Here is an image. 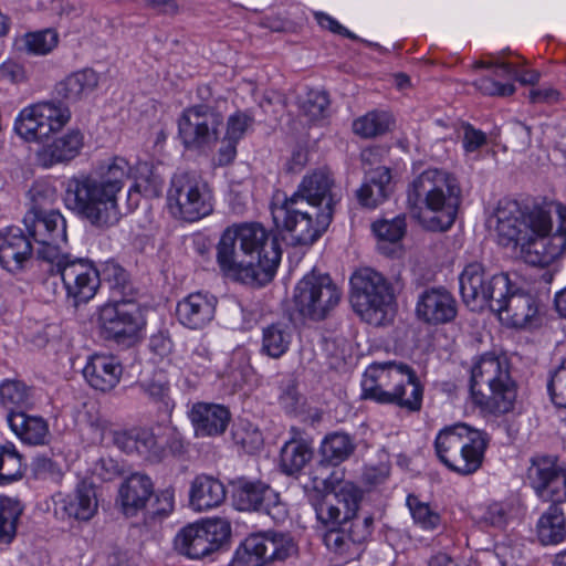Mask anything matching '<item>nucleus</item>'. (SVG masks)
Instances as JSON below:
<instances>
[{"instance_id":"1","label":"nucleus","mask_w":566,"mask_h":566,"mask_svg":"<svg viewBox=\"0 0 566 566\" xmlns=\"http://www.w3.org/2000/svg\"><path fill=\"white\" fill-rule=\"evenodd\" d=\"M558 228L553 230L551 212L543 207L523 210L515 200H501L495 210L497 242L518 249L521 258L534 266H547L566 251V206L556 205Z\"/></svg>"},{"instance_id":"2","label":"nucleus","mask_w":566,"mask_h":566,"mask_svg":"<svg viewBox=\"0 0 566 566\" xmlns=\"http://www.w3.org/2000/svg\"><path fill=\"white\" fill-rule=\"evenodd\" d=\"M333 187L334 180L326 170L304 176L291 197L272 202L271 216L276 230L286 233L293 245L313 244L327 230L334 206L339 201Z\"/></svg>"},{"instance_id":"3","label":"nucleus","mask_w":566,"mask_h":566,"mask_svg":"<svg viewBox=\"0 0 566 566\" xmlns=\"http://www.w3.org/2000/svg\"><path fill=\"white\" fill-rule=\"evenodd\" d=\"M281 256L276 234L256 222L227 228L217 245V262L222 272L260 286L274 277Z\"/></svg>"},{"instance_id":"4","label":"nucleus","mask_w":566,"mask_h":566,"mask_svg":"<svg viewBox=\"0 0 566 566\" xmlns=\"http://www.w3.org/2000/svg\"><path fill=\"white\" fill-rule=\"evenodd\" d=\"M129 177V164L114 157L92 175L67 180L64 201L67 208L95 227H108L118 220L117 193Z\"/></svg>"},{"instance_id":"5","label":"nucleus","mask_w":566,"mask_h":566,"mask_svg":"<svg viewBox=\"0 0 566 566\" xmlns=\"http://www.w3.org/2000/svg\"><path fill=\"white\" fill-rule=\"evenodd\" d=\"M461 201L457 178L442 169H427L416 177L407 191L411 214L433 231H446L455 221Z\"/></svg>"},{"instance_id":"6","label":"nucleus","mask_w":566,"mask_h":566,"mask_svg":"<svg viewBox=\"0 0 566 566\" xmlns=\"http://www.w3.org/2000/svg\"><path fill=\"white\" fill-rule=\"evenodd\" d=\"M531 486L539 499L551 502L541 514L536 534L543 545H556L566 538V469L552 457L534 458L527 470Z\"/></svg>"},{"instance_id":"7","label":"nucleus","mask_w":566,"mask_h":566,"mask_svg":"<svg viewBox=\"0 0 566 566\" xmlns=\"http://www.w3.org/2000/svg\"><path fill=\"white\" fill-rule=\"evenodd\" d=\"M361 397L381 405H394L409 412L422 407L423 387L416 371L403 363H373L361 379Z\"/></svg>"},{"instance_id":"8","label":"nucleus","mask_w":566,"mask_h":566,"mask_svg":"<svg viewBox=\"0 0 566 566\" xmlns=\"http://www.w3.org/2000/svg\"><path fill=\"white\" fill-rule=\"evenodd\" d=\"M470 392L472 401L483 412H510L516 399V386L505 358L484 354L471 367Z\"/></svg>"},{"instance_id":"9","label":"nucleus","mask_w":566,"mask_h":566,"mask_svg":"<svg viewBox=\"0 0 566 566\" xmlns=\"http://www.w3.org/2000/svg\"><path fill=\"white\" fill-rule=\"evenodd\" d=\"M489 441L486 432L459 422L438 432L434 451L450 471L468 476L482 467Z\"/></svg>"},{"instance_id":"10","label":"nucleus","mask_w":566,"mask_h":566,"mask_svg":"<svg viewBox=\"0 0 566 566\" xmlns=\"http://www.w3.org/2000/svg\"><path fill=\"white\" fill-rule=\"evenodd\" d=\"M167 209L178 220L196 222L213 211L212 188L195 171L174 174L167 190Z\"/></svg>"},{"instance_id":"11","label":"nucleus","mask_w":566,"mask_h":566,"mask_svg":"<svg viewBox=\"0 0 566 566\" xmlns=\"http://www.w3.org/2000/svg\"><path fill=\"white\" fill-rule=\"evenodd\" d=\"M350 301L355 312L371 325H384L394 311L391 285L378 272L363 269L350 277Z\"/></svg>"},{"instance_id":"12","label":"nucleus","mask_w":566,"mask_h":566,"mask_svg":"<svg viewBox=\"0 0 566 566\" xmlns=\"http://www.w3.org/2000/svg\"><path fill=\"white\" fill-rule=\"evenodd\" d=\"M226 99L198 103L185 108L178 118V135L190 150H210L219 139L224 120Z\"/></svg>"},{"instance_id":"13","label":"nucleus","mask_w":566,"mask_h":566,"mask_svg":"<svg viewBox=\"0 0 566 566\" xmlns=\"http://www.w3.org/2000/svg\"><path fill=\"white\" fill-rule=\"evenodd\" d=\"M340 300L342 291L332 277L312 271L296 284L293 308L303 319L319 322L337 307Z\"/></svg>"},{"instance_id":"14","label":"nucleus","mask_w":566,"mask_h":566,"mask_svg":"<svg viewBox=\"0 0 566 566\" xmlns=\"http://www.w3.org/2000/svg\"><path fill=\"white\" fill-rule=\"evenodd\" d=\"M70 107L62 101H42L23 107L13 123V132L27 143L48 139L71 120Z\"/></svg>"},{"instance_id":"15","label":"nucleus","mask_w":566,"mask_h":566,"mask_svg":"<svg viewBox=\"0 0 566 566\" xmlns=\"http://www.w3.org/2000/svg\"><path fill=\"white\" fill-rule=\"evenodd\" d=\"M296 553V544L287 533L266 531L250 534L237 548L230 566H264L284 562Z\"/></svg>"},{"instance_id":"16","label":"nucleus","mask_w":566,"mask_h":566,"mask_svg":"<svg viewBox=\"0 0 566 566\" xmlns=\"http://www.w3.org/2000/svg\"><path fill=\"white\" fill-rule=\"evenodd\" d=\"M51 272L61 275L66 296L74 306L91 301L102 283L99 270L91 260L84 258L63 254L51 263Z\"/></svg>"},{"instance_id":"17","label":"nucleus","mask_w":566,"mask_h":566,"mask_svg":"<svg viewBox=\"0 0 566 566\" xmlns=\"http://www.w3.org/2000/svg\"><path fill=\"white\" fill-rule=\"evenodd\" d=\"M460 294L472 311L491 310V303L509 291V275L499 273L488 279L479 261L468 263L459 275Z\"/></svg>"},{"instance_id":"18","label":"nucleus","mask_w":566,"mask_h":566,"mask_svg":"<svg viewBox=\"0 0 566 566\" xmlns=\"http://www.w3.org/2000/svg\"><path fill=\"white\" fill-rule=\"evenodd\" d=\"M230 536V523L223 518H213L182 527L177 533L174 545L181 555L199 559L218 551Z\"/></svg>"},{"instance_id":"19","label":"nucleus","mask_w":566,"mask_h":566,"mask_svg":"<svg viewBox=\"0 0 566 566\" xmlns=\"http://www.w3.org/2000/svg\"><path fill=\"white\" fill-rule=\"evenodd\" d=\"M233 505L239 511L269 515L275 523H283L289 512L280 494L260 480L240 478L232 483Z\"/></svg>"},{"instance_id":"20","label":"nucleus","mask_w":566,"mask_h":566,"mask_svg":"<svg viewBox=\"0 0 566 566\" xmlns=\"http://www.w3.org/2000/svg\"><path fill=\"white\" fill-rule=\"evenodd\" d=\"M99 321L106 339L127 347L137 342L144 325L138 304L124 298L106 304L101 311Z\"/></svg>"},{"instance_id":"21","label":"nucleus","mask_w":566,"mask_h":566,"mask_svg":"<svg viewBox=\"0 0 566 566\" xmlns=\"http://www.w3.org/2000/svg\"><path fill=\"white\" fill-rule=\"evenodd\" d=\"M23 223L34 242L40 260L54 263L62 256L61 247L66 243V220L63 214L56 211H49L39 214H24Z\"/></svg>"},{"instance_id":"22","label":"nucleus","mask_w":566,"mask_h":566,"mask_svg":"<svg viewBox=\"0 0 566 566\" xmlns=\"http://www.w3.org/2000/svg\"><path fill=\"white\" fill-rule=\"evenodd\" d=\"M416 316L428 325H442L452 322L458 314V302L443 286L427 287L417 297Z\"/></svg>"},{"instance_id":"23","label":"nucleus","mask_w":566,"mask_h":566,"mask_svg":"<svg viewBox=\"0 0 566 566\" xmlns=\"http://www.w3.org/2000/svg\"><path fill=\"white\" fill-rule=\"evenodd\" d=\"M54 514L62 520L90 521L97 512L98 502L94 486L82 481L72 493L53 497Z\"/></svg>"},{"instance_id":"24","label":"nucleus","mask_w":566,"mask_h":566,"mask_svg":"<svg viewBox=\"0 0 566 566\" xmlns=\"http://www.w3.org/2000/svg\"><path fill=\"white\" fill-rule=\"evenodd\" d=\"M491 311L499 313L511 326L522 328L531 323L538 308L535 297L514 287L509 279V291L491 303Z\"/></svg>"},{"instance_id":"25","label":"nucleus","mask_w":566,"mask_h":566,"mask_svg":"<svg viewBox=\"0 0 566 566\" xmlns=\"http://www.w3.org/2000/svg\"><path fill=\"white\" fill-rule=\"evenodd\" d=\"M355 447L354 439L345 432H332L324 438L321 444L322 460L311 472L315 489L318 488L319 483L325 489L329 488L332 474H325L323 471L328 470L329 465L336 467L347 460L354 452Z\"/></svg>"},{"instance_id":"26","label":"nucleus","mask_w":566,"mask_h":566,"mask_svg":"<svg viewBox=\"0 0 566 566\" xmlns=\"http://www.w3.org/2000/svg\"><path fill=\"white\" fill-rule=\"evenodd\" d=\"M83 147V133L78 128H71L40 147L35 153V161L42 168L67 164L81 154Z\"/></svg>"},{"instance_id":"27","label":"nucleus","mask_w":566,"mask_h":566,"mask_svg":"<svg viewBox=\"0 0 566 566\" xmlns=\"http://www.w3.org/2000/svg\"><path fill=\"white\" fill-rule=\"evenodd\" d=\"M217 297L207 292H195L178 302L176 315L180 324L199 329L209 324L216 312Z\"/></svg>"},{"instance_id":"28","label":"nucleus","mask_w":566,"mask_h":566,"mask_svg":"<svg viewBox=\"0 0 566 566\" xmlns=\"http://www.w3.org/2000/svg\"><path fill=\"white\" fill-rule=\"evenodd\" d=\"M122 374V364L112 355L94 354L83 368V376L88 385L103 392L115 388Z\"/></svg>"},{"instance_id":"29","label":"nucleus","mask_w":566,"mask_h":566,"mask_svg":"<svg viewBox=\"0 0 566 566\" xmlns=\"http://www.w3.org/2000/svg\"><path fill=\"white\" fill-rule=\"evenodd\" d=\"M154 495V483L151 479L143 473H133L124 480L118 490V501L123 513L127 517L146 511L148 501Z\"/></svg>"},{"instance_id":"30","label":"nucleus","mask_w":566,"mask_h":566,"mask_svg":"<svg viewBox=\"0 0 566 566\" xmlns=\"http://www.w3.org/2000/svg\"><path fill=\"white\" fill-rule=\"evenodd\" d=\"M7 423L14 436L24 444L44 446L50 438L46 419L39 415H31L28 410L7 412Z\"/></svg>"},{"instance_id":"31","label":"nucleus","mask_w":566,"mask_h":566,"mask_svg":"<svg viewBox=\"0 0 566 566\" xmlns=\"http://www.w3.org/2000/svg\"><path fill=\"white\" fill-rule=\"evenodd\" d=\"M197 437L222 434L231 419V413L222 405L197 402L189 412Z\"/></svg>"},{"instance_id":"32","label":"nucleus","mask_w":566,"mask_h":566,"mask_svg":"<svg viewBox=\"0 0 566 566\" xmlns=\"http://www.w3.org/2000/svg\"><path fill=\"white\" fill-rule=\"evenodd\" d=\"M33 248L29 237L18 227H8L0 232V265L9 272L22 268L32 254Z\"/></svg>"},{"instance_id":"33","label":"nucleus","mask_w":566,"mask_h":566,"mask_svg":"<svg viewBox=\"0 0 566 566\" xmlns=\"http://www.w3.org/2000/svg\"><path fill=\"white\" fill-rule=\"evenodd\" d=\"M392 191L391 172L385 166L369 168L365 171L364 181L356 191L358 202L374 209L388 199Z\"/></svg>"},{"instance_id":"34","label":"nucleus","mask_w":566,"mask_h":566,"mask_svg":"<svg viewBox=\"0 0 566 566\" xmlns=\"http://www.w3.org/2000/svg\"><path fill=\"white\" fill-rule=\"evenodd\" d=\"M291 432L293 436L280 451V468L285 475L297 476L313 459L314 449L312 441L301 437L295 428Z\"/></svg>"},{"instance_id":"35","label":"nucleus","mask_w":566,"mask_h":566,"mask_svg":"<svg viewBox=\"0 0 566 566\" xmlns=\"http://www.w3.org/2000/svg\"><path fill=\"white\" fill-rule=\"evenodd\" d=\"M98 73L91 67H85L60 81L55 85V93L67 103H77L88 98L98 87Z\"/></svg>"},{"instance_id":"36","label":"nucleus","mask_w":566,"mask_h":566,"mask_svg":"<svg viewBox=\"0 0 566 566\" xmlns=\"http://www.w3.org/2000/svg\"><path fill=\"white\" fill-rule=\"evenodd\" d=\"M227 496L223 483L212 475L200 474L191 482L189 502L195 511H208L220 506Z\"/></svg>"},{"instance_id":"37","label":"nucleus","mask_w":566,"mask_h":566,"mask_svg":"<svg viewBox=\"0 0 566 566\" xmlns=\"http://www.w3.org/2000/svg\"><path fill=\"white\" fill-rule=\"evenodd\" d=\"M293 340V328L289 323L275 322L262 328L261 353L273 359L285 355Z\"/></svg>"},{"instance_id":"38","label":"nucleus","mask_w":566,"mask_h":566,"mask_svg":"<svg viewBox=\"0 0 566 566\" xmlns=\"http://www.w3.org/2000/svg\"><path fill=\"white\" fill-rule=\"evenodd\" d=\"M0 405L7 412L29 410L34 407V389L18 379L0 382Z\"/></svg>"},{"instance_id":"39","label":"nucleus","mask_w":566,"mask_h":566,"mask_svg":"<svg viewBox=\"0 0 566 566\" xmlns=\"http://www.w3.org/2000/svg\"><path fill=\"white\" fill-rule=\"evenodd\" d=\"M137 388L159 411L171 413L175 401L170 397V382L164 371L158 370L151 378L139 381Z\"/></svg>"},{"instance_id":"40","label":"nucleus","mask_w":566,"mask_h":566,"mask_svg":"<svg viewBox=\"0 0 566 566\" xmlns=\"http://www.w3.org/2000/svg\"><path fill=\"white\" fill-rule=\"evenodd\" d=\"M102 282H106L112 291V301L133 300L134 287L127 271L115 261H107L99 271Z\"/></svg>"},{"instance_id":"41","label":"nucleus","mask_w":566,"mask_h":566,"mask_svg":"<svg viewBox=\"0 0 566 566\" xmlns=\"http://www.w3.org/2000/svg\"><path fill=\"white\" fill-rule=\"evenodd\" d=\"M394 124L392 116L385 111H371L353 122V132L363 138L386 134Z\"/></svg>"},{"instance_id":"42","label":"nucleus","mask_w":566,"mask_h":566,"mask_svg":"<svg viewBox=\"0 0 566 566\" xmlns=\"http://www.w3.org/2000/svg\"><path fill=\"white\" fill-rule=\"evenodd\" d=\"M22 512L23 505L18 499L0 496V543L12 542Z\"/></svg>"},{"instance_id":"43","label":"nucleus","mask_w":566,"mask_h":566,"mask_svg":"<svg viewBox=\"0 0 566 566\" xmlns=\"http://www.w3.org/2000/svg\"><path fill=\"white\" fill-rule=\"evenodd\" d=\"M329 103L328 94L319 90H310L298 96V108L312 123L321 122L328 116Z\"/></svg>"},{"instance_id":"44","label":"nucleus","mask_w":566,"mask_h":566,"mask_svg":"<svg viewBox=\"0 0 566 566\" xmlns=\"http://www.w3.org/2000/svg\"><path fill=\"white\" fill-rule=\"evenodd\" d=\"M24 470L23 458L14 444L0 446V485L21 479Z\"/></svg>"},{"instance_id":"45","label":"nucleus","mask_w":566,"mask_h":566,"mask_svg":"<svg viewBox=\"0 0 566 566\" xmlns=\"http://www.w3.org/2000/svg\"><path fill=\"white\" fill-rule=\"evenodd\" d=\"M308 499L319 523L324 526L340 524L343 511L331 494L322 493L316 490L310 494Z\"/></svg>"},{"instance_id":"46","label":"nucleus","mask_w":566,"mask_h":566,"mask_svg":"<svg viewBox=\"0 0 566 566\" xmlns=\"http://www.w3.org/2000/svg\"><path fill=\"white\" fill-rule=\"evenodd\" d=\"M335 502L343 507V517L349 518L357 514L363 500V491L350 481H342L331 494Z\"/></svg>"},{"instance_id":"47","label":"nucleus","mask_w":566,"mask_h":566,"mask_svg":"<svg viewBox=\"0 0 566 566\" xmlns=\"http://www.w3.org/2000/svg\"><path fill=\"white\" fill-rule=\"evenodd\" d=\"M342 525L346 531L348 543L352 544L355 553L358 551V546L366 542L371 535L374 518L371 515L359 516L355 514L354 517L345 518L342 517Z\"/></svg>"},{"instance_id":"48","label":"nucleus","mask_w":566,"mask_h":566,"mask_svg":"<svg viewBox=\"0 0 566 566\" xmlns=\"http://www.w3.org/2000/svg\"><path fill=\"white\" fill-rule=\"evenodd\" d=\"M407 505L413 522L422 530L434 531L440 526V514L432 510L429 504L420 502L417 496L409 495L407 497Z\"/></svg>"},{"instance_id":"49","label":"nucleus","mask_w":566,"mask_h":566,"mask_svg":"<svg viewBox=\"0 0 566 566\" xmlns=\"http://www.w3.org/2000/svg\"><path fill=\"white\" fill-rule=\"evenodd\" d=\"M30 208L25 214H39L49 211H56L53 209V205L56 200V191L54 188L36 184L30 190Z\"/></svg>"},{"instance_id":"50","label":"nucleus","mask_w":566,"mask_h":566,"mask_svg":"<svg viewBox=\"0 0 566 566\" xmlns=\"http://www.w3.org/2000/svg\"><path fill=\"white\" fill-rule=\"evenodd\" d=\"M175 506V491L171 488L159 491L155 495V501L147 506L144 512V521L146 524L154 522L155 520H161L167 517Z\"/></svg>"},{"instance_id":"51","label":"nucleus","mask_w":566,"mask_h":566,"mask_svg":"<svg viewBox=\"0 0 566 566\" xmlns=\"http://www.w3.org/2000/svg\"><path fill=\"white\" fill-rule=\"evenodd\" d=\"M406 217L397 216L391 220H379L373 223V231L381 241L396 243L406 233Z\"/></svg>"},{"instance_id":"52","label":"nucleus","mask_w":566,"mask_h":566,"mask_svg":"<svg viewBox=\"0 0 566 566\" xmlns=\"http://www.w3.org/2000/svg\"><path fill=\"white\" fill-rule=\"evenodd\" d=\"M57 33L54 30L46 29L27 34L25 46L28 51L33 54L44 55L57 45Z\"/></svg>"},{"instance_id":"53","label":"nucleus","mask_w":566,"mask_h":566,"mask_svg":"<svg viewBox=\"0 0 566 566\" xmlns=\"http://www.w3.org/2000/svg\"><path fill=\"white\" fill-rule=\"evenodd\" d=\"M323 541L326 547L336 554L347 557L356 554L352 544L348 543L349 539L342 523L335 526H331L325 532Z\"/></svg>"},{"instance_id":"54","label":"nucleus","mask_w":566,"mask_h":566,"mask_svg":"<svg viewBox=\"0 0 566 566\" xmlns=\"http://www.w3.org/2000/svg\"><path fill=\"white\" fill-rule=\"evenodd\" d=\"M547 390L552 402L557 408L566 409V360L552 374L547 384Z\"/></svg>"},{"instance_id":"55","label":"nucleus","mask_w":566,"mask_h":566,"mask_svg":"<svg viewBox=\"0 0 566 566\" xmlns=\"http://www.w3.org/2000/svg\"><path fill=\"white\" fill-rule=\"evenodd\" d=\"M135 188L147 198H158L163 193L164 179L154 169L146 167L136 179Z\"/></svg>"},{"instance_id":"56","label":"nucleus","mask_w":566,"mask_h":566,"mask_svg":"<svg viewBox=\"0 0 566 566\" xmlns=\"http://www.w3.org/2000/svg\"><path fill=\"white\" fill-rule=\"evenodd\" d=\"M506 52L510 53L509 50H505L501 53L490 54L488 61H479L474 66L493 69V74L497 77L514 78V76L517 75V65L503 60V55Z\"/></svg>"},{"instance_id":"57","label":"nucleus","mask_w":566,"mask_h":566,"mask_svg":"<svg viewBox=\"0 0 566 566\" xmlns=\"http://www.w3.org/2000/svg\"><path fill=\"white\" fill-rule=\"evenodd\" d=\"M212 353L205 344H198L186 361V368L197 376L205 375L210 368Z\"/></svg>"},{"instance_id":"58","label":"nucleus","mask_w":566,"mask_h":566,"mask_svg":"<svg viewBox=\"0 0 566 566\" xmlns=\"http://www.w3.org/2000/svg\"><path fill=\"white\" fill-rule=\"evenodd\" d=\"M253 123V117L248 113L241 111L233 113L227 120V138L239 142L243 138L248 129L252 127Z\"/></svg>"},{"instance_id":"59","label":"nucleus","mask_w":566,"mask_h":566,"mask_svg":"<svg viewBox=\"0 0 566 566\" xmlns=\"http://www.w3.org/2000/svg\"><path fill=\"white\" fill-rule=\"evenodd\" d=\"M315 20L321 28L326 29L335 34L348 38L350 40L359 41L370 48H379L377 43L360 39L358 35L342 25L336 19L324 12H315Z\"/></svg>"},{"instance_id":"60","label":"nucleus","mask_w":566,"mask_h":566,"mask_svg":"<svg viewBox=\"0 0 566 566\" xmlns=\"http://www.w3.org/2000/svg\"><path fill=\"white\" fill-rule=\"evenodd\" d=\"M475 87L484 95L510 96L515 92L512 83H501L490 76H482L474 82Z\"/></svg>"},{"instance_id":"61","label":"nucleus","mask_w":566,"mask_h":566,"mask_svg":"<svg viewBox=\"0 0 566 566\" xmlns=\"http://www.w3.org/2000/svg\"><path fill=\"white\" fill-rule=\"evenodd\" d=\"M137 453L147 458L158 457L160 452L159 442L149 429L136 428Z\"/></svg>"},{"instance_id":"62","label":"nucleus","mask_w":566,"mask_h":566,"mask_svg":"<svg viewBox=\"0 0 566 566\" xmlns=\"http://www.w3.org/2000/svg\"><path fill=\"white\" fill-rule=\"evenodd\" d=\"M234 439L249 453L258 451L263 446V434L258 428L238 430L234 432Z\"/></svg>"},{"instance_id":"63","label":"nucleus","mask_w":566,"mask_h":566,"mask_svg":"<svg viewBox=\"0 0 566 566\" xmlns=\"http://www.w3.org/2000/svg\"><path fill=\"white\" fill-rule=\"evenodd\" d=\"M301 395L297 391V388L294 384H289L284 388L279 396V403L284 409V411L289 415L296 413L301 406Z\"/></svg>"},{"instance_id":"64","label":"nucleus","mask_w":566,"mask_h":566,"mask_svg":"<svg viewBox=\"0 0 566 566\" xmlns=\"http://www.w3.org/2000/svg\"><path fill=\"white\" fill-rule=\"evenodd\" d=\"M33 470L39 479L57 480L61 476L59 465L50 458L39 457L33 463Z\"/></svg>"}]
</instances>
